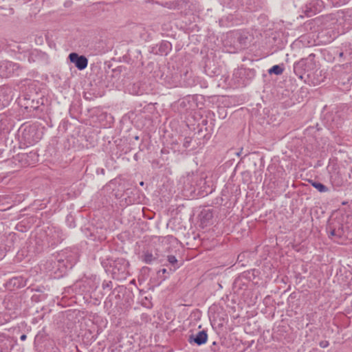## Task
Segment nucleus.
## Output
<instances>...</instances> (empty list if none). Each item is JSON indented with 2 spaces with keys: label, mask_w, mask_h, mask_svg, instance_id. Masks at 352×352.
I'll list each match as a JSON object with an SVG mask.
<instances>
[{
  "label": "nucleus",
  "mask_w": 352,
  "mask_h": 352,
  "mask_svg": "<svg viewBox=\"0 0 352 352\" xmlns=\"http://www.w3.org/2000/svg\"><path fill=\"white\" fill-rule=\"evenodd\" d=\"M28 90L30 92H24L18 97L19 104L25 109L36 110L39 107V104H43V98H38V93L32 91V89Z\"/></svg>",
  "instance_id": "1"
},
{
  "label": "nucleus",
  "mask_w": 352,
  "mask_h": 352,
  "mask_svg": "<svg viewBox=\"0 0 352 352\" xmlns=\"http://www.w3.org/2000/svg\"><path fill=\"white\" fill-rule=\"evenodd\" d=\"M42 136V131L35 124L25 126L21 131L22 140L29 145L37 143Z\"/></svg>",
  "instance_id": "2"
},
{
  "label": "nucleus",
  "mask_w": 352,
  "mask_h": 352,
  "mask_svg": "<svg viewBox=\"0 0 352 352\" xmlns=\"http://www.w3.org/2000/svg\"><path fill=\"white\" fill-rule=\"evenodd\" d=\"M129 263L123 258H118L110 263L111 274L113 278L120 279L128 274Z\"/></svg>",
  "instance_id": "3"
},
{
  "label": "nucleus",
  "mask_w": 352,
  "mask_h": 352,
  "mask_svg": "<svg viewBox=\"0 0 352 352\" xmlns=\"http://www.w3.org/2000/svg\"><path fill=\"white\" fill-rule=\"evenodd\" d=\"M327 231L329 233V237L334 238L337 242L346 238L344 225L340 220L333 219L329 222L327 226Z\"/></svg>",
  "instance_id": "4"
},
{
  "label": "nucleus",
  "mask_w": 352,
  "mask_h": 352,
  "mask_svg": "<svg viewBox=\"0 0 352 352\" xmlns=\"http://www.w3.org/2000/svg\"><path fill=\"white\" fill-rule=\"evenodd\" d=\"M43 234L50 247L54 248L60 243L64 238L62 231L55 227H47L43 230Z\"/></svg>",
  "instance_id": "5"
},
{
  "label": "nucleus",
  "mask_w": 352,
  "mask_h": 352,
  "mask_svg": "<svg viewBox=\"0 0 352 352\" xmlns=\"http://www.w3.org/2000/svg\"><path fill=\"white\" fill-rule=\"evenodd\" d=\"M160 255L157 248L153 246H147L144 248L139 258L146 264H151L157 260Z\"/></svg>",
  "instance_id": "6"
},
{
  "label": "nucleus",
  "mask_w": 352,
  "mask_h": 352,
  "mask_svg": "<svg viewBox=\"0 0 352 352\" xmlns=\"http://www.w3.org/2000/svg\"><path fill=\"white\" fill-rule=\"evenodd\" d=\"M16 160L23 166H33L38 161V155L35 151L19 153L16 157Z\"/></svg>",
  "instance_id": "7"
},
{
  "label": "nucleus",
  "mask_w": 352,
  "mask_h": 352,
  "mask_svg": "<svg viewBox=\"0 0 352 352\" xmlns=\"http://www.w3.org/2000/svg\"><path fill=\"white\" fill-rule=\"evenodd\" d=\"M35 252L40 253L48 248H50L43 230L37 232L34 239Z\"/></svg>",
  "instance_id": "8"
},
{
  "label": "nucleus",
  "mask_w": 352,
  "mask_h": 352,
  "mask_svg": "<svg viewBox=\"0 0 352 352\" xmlns=\"http://www.w3.org/2000/svg\"><path fill=\"white\" fill-rule=\"evenodd\" d=\"M329 172V179L333 186L340 187L344 184V179L336 165H333Z\"/></svg>",
  "instance_id": "9"
},
{
  "label": "nucleus",
  "mask_w": 352,
  "mask_h": 352,
  "mask_svg": "<svg viewBox=\"0 0 352 352\" xmlns=\"http://www.w3.org/2000/svg\"><path fill=\"white\" fill-rule=\"evenodd\" d=\"M69 60L80 70L85 69L88 65V60L84 56H79L76 53H71L69 55Z\"/></svg>",
  "instance_id": "10"
},
{
  "label": "nucleus",
  "mask_w": 352,
  "mask_h": 352,
  "mask_svg": "<svg viewBox=\"0 0 352 352\" xmlns=\"http://www.w3.org/2000/svg\"><path fill=\"white\" fill-rule=\"evenodd\" d=\"M138 194V190L135 188H128L126 189L122 196L124 197L125 205L129 206L136 203H138V198L137 197V195Z\"/></svg>",
  "instance_id": "11"
},
{
  "label": "nucleus",
  "mask_w": 352,
  "mask_h": 352,
  "mask_svg": "<svg viewBox=\"0 0 352 352\" xmlns=\"http://www.w3.org/2000/svg\"><path fill=\"white\" fill-rule=\"evenodd\" d=\"M348 111H349L348 107L344 104H340V106H338L337 107V110L335 112V116L333 118V122H336V120H336V123L337 126H338V125H340L342 124V121L344 120L346 118L347 114H348Z\"/></svg>",
  "instance_id": "12"
},
{
  "label": "nucleus",
  "mask_w": 352,
  "mask_h": 352,
  "mask_svg": "<svg viewBox=\"0 0 352 352\" xmlns=\"http://www.w3.org/2000/svg\"><path fill=\"white\" fill-rule=\"evenodd\" d=\"M208 340V333L206 330L199 331L197 334H192L189 336L188 342H194L198 346H201L206 343Z\"/></svg>",
  "instance_id": "13"
},
{
  "label": "nucleus",
  "mask_w": 352,
  "mask_h": 352,
  "mask_svg": "<svg viewBox=\"0 0 352 352\" xmlns=\"http://www.w3.org/2000/svg\"><path fill=\"white\" fill-rule=\"evenodd\" d=\"M7 285L10 289L22 288L26 285V280L22 276H14L8 281Z\"/></svg>",
  "instance_id": "14"
},
{
  "label": "nucleus",
  "mask_w": 352,
  "mask_h": 352,
  "mask_svg": "<svg viewBox=\"0 0 352 352\" xmlns=\"http://www.w3.org/2000/svg\"><path fill=\"white\" fill-rule=\"evenodd\" d=\"M104 94V91L102 89H86L82 93L85 99L89 101L102 97Z\"/></svg>",
  "instance_id": "15"
},
{
  "label": "nucleus",
  "mask_w": 352,
  "mask_h": 352,
  "mask_svg": "<svg viewBox=\"0 0 352 352\" xmlns=\"http://www.w3.org/2000/svg\"><path fill=\"white\" fill-rule=\"evenodd\" d=\"M201 223L207 225L213 218V212L211 209H204L200 213Z\"/></svg>",
  "instance_id": "16"
},
{
  "label": "nucleus",
  "mask_w": 352,
  "mask_h": 352,
  "mask_svg": "<svg viewBox=\"0 0 352 352\" xmlns=\"http://www.w3.org/2000/svg\"><path fill=\"white\" fill-rule=\"evenodd\" d=\"M190 96H188L182 100H179L178 102L179 107L185 109L186 111L190 110L193 107L194 102L191 101L190 99H192Z\"/></svg>",
  "instance_id": "17"
},
{
  "label": "nucleus",
  "mask_w": 352,
  "mask_h": 352,
  "mask_svg": "<svg viewBox=\"0 0 352 352\" xmlns=\"http://www.w3.org/2000/svg\"><path fill=\"white\" fill-rule=\"evenodd\" d=\"M311 185L315 188L316 189H317L320 192H327L329 191V188L325 186L323 184L320 183V182H316V181H309Z\"/></svg>",
  "instance_id": "18"
},
{
  "label": "nucleus",
  "mask_w": 352,
  "mask_h": 352,
  "mask_svg": "<svg viewBox=\"0 0 352 352\" xmlns=\"http://www.w3.org/2000/svg\"><path fill=\"white\" fill-rule=\"evenodd\" d=\"M192 140L193 139L191 137H185L183 140V146L190 150L195 149L196 146L193 144Z\"/></svg>",
  "instance_id": "19"
},
{
  "label": "nucleus",
  "mask_w": 352,
  "mask_h": 352,
  "mask_svg": "<svg viewBox=\"0 0 352 352\" xmlns=\"http://www.w3.org/2000/svg\"><path fill=\"white\" fill-rule=\"evenodd\" d=\"M167 261L169 264L173 267V270H175L179 267L178 261L174 255H168L167 256Z\"/></svg>",
  "instance_id": "20"
},
{
  "label": "nucleus",
  "mask_w": 352,
  "mask_h": 352,
  "mask_svg": "<svg viewBox=\"0 0 352 352\" xmlns=\"http://www.w3.org/2000/svg\"><path fill=\"white\" fill-rule=\"evenodd\" d=\"M283 67L280 65H274L273 67H272L270 69H269V73L270 74H276V75H280L283 72Z\"/></svg>",
  "instance_id": "21"
},
{
  "label": "nucleus",
  "mask_w": 352,
  "mask_h": 352,
  "mask_svg": "<svg viewBox=\"0 0 352 352\" xmlns=\"http://www.w3.org/2000/svg\"><path fill=\"white\" fill-rule=\"evenodd\" d=\"M67 261L69 262L71 265H73V264L76 263L78 261V256L76 254H74L72 252L69 253V255L66 256Z\"/></svg>",
  "instance_id": "22"
},
{
  "label": "nucleus",
  "mask_w": 352,
  "mask_h": 352,
  "mask_svg": "<svg viewBox=\"0 0 352 352\" xmlns=\"http://www.w3.org/2000/svg\"><path fill=\"white\" fill-rule=\"evenodd\" d=\"M113 287V283L111 280L107 281L104 280L102 284V287L104 290L108 289L109 290H111Z\"/></svg>",
  "instance_id": "23"
},
{
  "label": "nucleus",
  "mask_w": 352,
  "mask_h": 352,
  "mask_svg": "<svg viewBox=\"0 0 352 352\" xmlns=\"http://www.w3.org/2000/svg\"><path fill=\"white\" fill-rule=\"evenodd\" d=\"M45 298V294L33 295L32 297V300L34 301H36V302L43 300Z\"/></svg>",
  "instance_id": "24"
},
{
  "label": "nucleus",
  "mask_w": 352,
  "mask_h": 352,
  "mask_svg": "<svg viewBox=\"0 0 352 352\" xmlns=\"http://www.w3.org/2000/svg\"><path fill=\"white\" fill-rule=\"evenodd\" d=\"M210 349L212 352H220L219 346H217V342H213L212 346H210Z\"/></svg>",
  "instance_id": "25"
},
{
  "label": "nucleus",
  "mask_w": 352,
  "mask_h": 352,
  "mask_svg": "<svg viewBox=\"0 0 352 352\" xmlns=\"http://www.w3.org/2000/svg\"><path fill=\"white\" fill-rule=\"evenodd\" d=\"M329 343L327 340H322L319 343L320 346L322 347V348H326V347H327L329 346Z\"/></svg>",
  "instance_id": "26"
},
{
  "label": "nucleus",
  "mask_w": 352,
  "mask_h": 352,
  "mask_svg": "<svg viewBox=\"0 0 352 352\" xmlns=\"http://www.w3.org/2000/svg\"><path fill=\"white\" fill-rule=\"evenodd\" d=\"M8 349L7 346H0V352H6V350Z\"/></svg>",
  "instance_id": "27"
},
{
  "label": "nucleus",
  "mask_w": 352,
  "mask_h": 352,
  "mask_svg": "<svg viewBox=\"0 0 352 352\" xmlns=\"http://www.w3.org/2000/svg\"><path fill=\"white\" fill-rule=\"evenodd\" d=\"M26 338H27V336H26L25 334L21 335V337H20V340L21 341H25L26 340Z\"/></svg>",
  "instance_id": "28"
},
{
  "label": "nucleus",
  "mask_w": 352,
  "mask_h": 352,
  "mask_svg": "<svg viewBox=\"0 0 352 352\" xmlns=\"http://www.w3.org/2000/svg\"><path fill=\"white\" fill-rule=\"evenodd\" d=\"M32 290H34V291H36V292H43V289L41 287H37L36 289H32Z\"/></svg>",
  "instance_id": "29"
},
{
  "label": "nucleus",
  "mask_w": 352,
  "mask_h": 352,
  "mask_svg": "<svg viewBox=\"0 0 352 352\" xmlns=\"http://www.w3.org/2000/svg\"><path fill=\"white\" fill-rule=\"evenodd\" d=\"M14 67V65L11 63H7L6 65L5 66L6 67Z\"/></svg>",
  "instance_id": "30"
},
{
  "label": "nucleus",
  "mask_w": 352,
  "mask_h": 352,
  "mask_svg": "<svg viewBox=\"0 0 352 352\" xmlns=\"http://www.w3.org/2000/svg\"><path fill=\"white\" fill-rule=\"evenodd\" d=\"M160 272H161L162 274H166L167 272L166 269L164 268L161 270Z\"/></svg>",
  "instance_id": "31"
},
{
  "label": "nucleus",
  "mask_w": 352,
  "mask_h": 352,
  "mask_svg": "<svg viewBox=\"0 0 352 352\" xmlns=\"http://www.w3.org/2000/svg\"><path fill=\"white\" fill-rule=\"evenodd\" d=\"M141 89H138V91L135 93V94H142V93H139V91H140Z\"/></svg>",
  "instance_id": "32"
},
{
  "label": "nucleus",
  "mask_w": 352,
  "mask_h": 352,
  "mask_svg": "<svg viewBox=\"0 0 352 352\" xmlns=\"http://www.w3.org/2000/svg\"><path fill=\"white\" fill-rule=\"evenodd\" d=\"M101 173H102V174H104V170L103 168H102V169H101Z\"/></svg>",
  "instance_id": "33"
},
{
  "label": "nucleus",
  "mask_w": 352,
  "mask_h": 352,
  "mask_svg": "<svg viewBox=\"0 0 352 352\" xmlns=\"http://www.w3.org/2000/svg\"><path fill=\"white\" fill-rule=\"evenodd\" d=\"M140 184L141 186H143V185H144V182H141L140 183Z\"/></svg>",
  "instance_id": "34"
},
{
  "label": "nucleus",
  "mask_w": 352,
  "mask_h": 352,
  "mask_svg": "<svg viewBox=\"0 0 352 352\" xmlns=\"http://www.w3.org/2000/svg\"><path fill=\"white\" fill-rule=\"evenodd\" d=\"M135 139L138 140H139V137L138 136H135Z\"/></svg>",
  "instance_id": "35"
},
{
  "label": "nucleus",
  "mask_w": 352,
  "mask_h": 352,
  "mask_svg": "<svg viewBox=\"0 0 352 352\" xmlns=\"http://www.w3.org/2000/svg\"><path fill=\"white\" fill-rule=\"evenodd\" d=\"M168 237L171 238V239H173V236H168Z\"/></svg>",
  "instance_id": "36"
}]
</instances>
